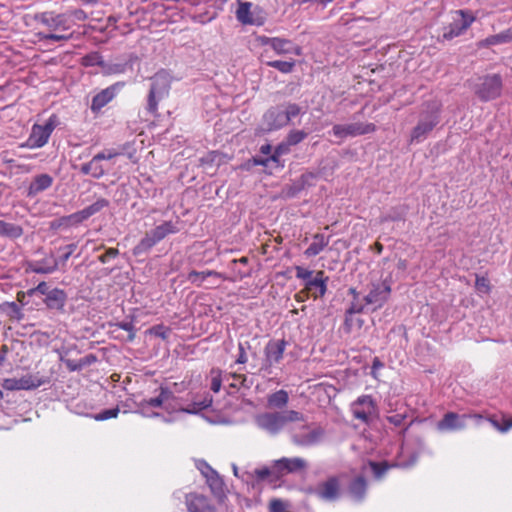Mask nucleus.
Wrapping results in <instances>:
<instances>
[{"label": "nucleus", "instance_id": "nucleus-1", "mask_svg": "<svg viewBox=\"0 0 512 512\" xmlns=\"http://www.w3.org/2000/svg\"><path fill=\"white\" fill-rule=\"evenodd\" d=\"M179 231L180 229L177 226V223H173L172 221H163L161 224L145 233L144 237H142L133 248V255L140 256L146 254L167 236L176 234Z\"/></svg>", "mask_w": 512, "mask_h": 512}, {"label": "nucleus", "instance_id": "nucleus-2", "mask_svg": "<svg viewBox=\"0 0 512 512\" xmlns=\"http://www.w3.org/2000/svg\"><path fill=\"white\" fill-rule=\"evenodd\" d=\"M503 79L500 74H487L477 78L472 90L482 102H489L499 98L502 94Z\"/></svg>", "mask_w": 512, "mask_h": 512}, {"label": "nucleus", "instance_id": "nucleus-3", "mask_svg": "<svg viewBox=\"0 0 512 512\" xmlns=\"http://www.w3.org/2000/svg\"><path fill=\"white\" fill-rule=\"evenodd\" d=\"M306 493L314 495L324 502H337L341 499L344 493L341 485V477L338 475H330L324 481L319 482L316 486L307 487Z\"/></svg>", "mask_w": 512, "mask_h": 512}, {"label": "nucleus", "instance_id": "nucleus-4", "mask_svg": "<svg viewBox=\"0 0 512 512\" xmlns=\"http://www.w3.org/2000/svg\"><path fill=\"white\" fill-rule=\"evenodd\" d=\"M149 92L147 95L146 111L156 116L158 111V103L164 99L170 90V80L166 73L158 72L151 77Z\"/></svg>", "mask_w": 512, "mask_h": 512}, {"label": "nucleus", "instance_id": "nucleus-5", "mask_svg": "<svg viewBox=\"0 0 512 512\" xmlns=\"http://www.w3.org/2000/svg\"><path fill=\"white\" fill-rule=\"evenodd\" d=\"M57 124L58 118L55 114L51 115L44 125L34 124L29 138L23 146L28 148L43 147L47 144Z\"/></svg>", "mask_w": 512, "mask_h": 512}, {"label": "nucleus", "instance_id": "nucleus-6", "mask_svg": "<svg viewBox=\"0 0 512 512\" xmlns=\"http://www.w3.org/2000/svg\"><path fill=\"white\" fill-rule=\"evenodd\" d=\"M288 124L284 105H276L270 107L262 116L261 125L256 128L257 135L279 130Z\"/></svg>", "mask_w": 512, "mask_h": 512}, {"label": "nucleus", "instance_id": "nucleus-7", "mask_svg": "<svg viewBox=\"0 0 512 512\" xmlns=\"http://www.w3.org/2000/svg\"><path fill=\"white\" fill-rule=\"evenodd\" d=\"M251 8V2H239L236 10L237 20L244 25L262 26L266 21V13L259 6H255L253 11Z\"/></svg>", "mask_w": 512, "mask_h": 512}, {"label": "nucleus", "instance_id": "nucleus-8", "mask_svg": "<svg viewBox=\"0 0 512 512\" xmlns=\"http://www.w3.org/2000/svg\"><path fill=\"white\" fill-rule=\"evenodd\" d=\"M49 383L48 377H38L32 374H26L21 378H7L3 380L2 387L5 390H34Z\"/></svg>", "mask_w": 512, "mask_h": 512}, {"label": "nucleus", "instance_id": "nucleus-9", "mask_svg": "<svg viewBox=\"0 0 512 512\" xmlns=\"http://www.w3.org/2000/svg\"><path fill=\"white\" fill-rule=\"evenodd\" d=\"M376 131L374 123L354 122L349 124H335L332 133L335 137L345 139L370 134Z\"/></svg>", "mask_w": 512, "mask_h": 512}, {"label": "nucleus", "instance_id": "nucleus-10", "mask_svg": "<svg viewBox=\"0 0 512 512\" xmlns=\"http://www.w3.org/2000/svg\"><path fill=\"white\" fill-rule=\"evenodd\" d=\"M459 18L454 19L447 27L443 28L441 35L443 40H452L466 31L475 20V17L468 11L458 10Z\"/></svg>", "mask_w": 512, "mask_h": 512}, {"label": "nucleus", "instance_id": "nucleus-11", "mask_svg": "<svg viewBox=\"0 0 512 512\" xmlns=\"http://www.w3.org/2000/svg\"><path fill=\"white\" fill-rule=\"evenodd\" d=\"M140 62V58L135 53H129L123 59H116L115 62L105 61L101 73L104 76H111L117 74H125L128 71H134V65Z\"/></svg>", "mask_w": 512, "mask_h": 512}, {"label": "nucleus", "instance_id": "nucleus-12", "mask_svg": "<svg viewBox=\"0 0 512 512\" xmlns=\"http://www.w3.org/2000/svg\"><path fill=\"white\" fill-rule=\"evenodd\" d=\"M442 103L437 99L424 101L418 111V121L437 126L441 121Z\"/></svg>", "mask_w": 512, "mask_h": 512}, {"label": "nucleus", "instance_id": "nucleus-13", "mask_svg": "<svg viewBox=\"0 0 512 512\" xmlns=\"http://www.w3.org/2000/svg\"><path fill=\"white\" fill-rule=\"evenodd\" d=\"M391 286L386 280L373 283L369 293L364 297L365 305H375L373 311L381 308L389 299Z\"/></svg>", "mask_w": 512, "mask_h": 512}, {"label": "nucleus", "instance_id": "nucleus-14", "mask_svg": "<svg viewBox=\"0 0 512 512\" xmlns=\"http://www.w3.org/2000/svg\"><path fill=\"white\" fill-rule=\"evenodd\" d=\"M125 86L124 81L116 82L107 88L98 92L91 101L90 109L94 114H98L101 109L110 103L117 95V93Z\"/></svg>", "mask_w": 512, "mask_h": 512}, {"label": "nucleus", "instance_id": "nucleus-15", "mask_svg": "<svg viewBox=\"0 0 512 512\" xmlns=\"http://www.w3.org/2000/svg\"><path fill=\"white\" fill-rule=\"evenodd\" d=\"M318 177L315 172L307 171L291 184H286L282 189L285 199L295 198L302 190L314 186V180Z\"/></svg>", "mask_w": 512, "mask_h": 512}, {"label": "nucleus", "instance_id": "nucleus-16", "mask_svg": "<svg viewBox=\"0 0 512 512\" xmlns=\"http://www.w3.org/2000/svg\"><path fill=\"white\" fill-rule=\"evenodd\" d=\"M67 298V293L64 290L53 288L46 297L40 298V301H35L33 304L39 306L43 303L47 309L63 313Z\"/></svg>", "mask_w": 512, "mask_h": 512}, {"label": "nucleus", "instance_id": "nucleus-17", "mask_svg": "<svg viewBox=\"0 0 512 512\" xmlns=\"http://www.w3.org/2000/svg\"><path fill=\"white\" fill-rule=\"evenodd\" d=\"M277 466V472L279 473L280 479L286 474L298 473L307 469L308 463L306 460L300 457L287 458L275 460Z\"/></svg>", "mask_w": 512, "mask_h": 512}, {"label": "nucleus", "instance_id": "nucleus-18", "mask_svg": "<svg viewBox=\"0 0 512 512\" xmlns=\"http://www.w3.org/2000/svg\"><path fill=\"white\" fill-rule=\"evenodd\" d=\"M24 266L27 273L51 274L58 270L59 262L53 255H50L40 261H26Z\"/></svg>", "mask_w": 512, "mask_h": 512}, {"label": "nucleus", "instance_id": "nucleus-19", "mask_svg": "<svg viewBox=\"0 0 512 512\" xmlns=\"http://www.w3.org/2000/svg\"><path fill=\"white\" fill-rule=\"evenodd\" d=\"M257 424L260 428L274 435L284 427L285 420L281 412L265 413L257 418Z\"/></svg>", "mask_w": 512, "mask_h": 512}, {"label": "nucleus", "instance_id": "nucleus-20", "mask_svg": "<svg viewBox=\"0 0 512 512\" xmlns=\"http://www.w3.org/2000/svg\"><path fill=\"white\" fill-rule=\"evenodd\" d=\"M185 504L189 512H217L215 506L202 494H186Z\"/></svg>", "mask_w": 512, "mask_h": 512}, {"label": "nucleus", "instance_id": "nucleus-21", "mask_svg": "<svg viewBox=\"0 0 512 512\" xmlns=\"http://www.w3.org/2000/svg\"><path fill=\"white\" fill-rule=\"evenodd\" d=\"M287 345L285 339L270 340L264 349L265 361L268 366H272L280 362Z\"/></svg>", "mask_w": 512, "mask_h": 512}, {"label": "nucleus", "instance_id": "nucleus-22", "mask_svg": "<svg viewBox=\"0 0 512 512\" xmlns=\"http://www.w3.org/2000/svg\"><path fill=\"white\" fill-rule=\"evenodd\" d=\"M466 415H459L455 412L446 413L438 422L437 428L441 431H456L466 426Z\"/></svg>", "mask_w": 512, "mask_h": 512}, {"label": "nucleus", "instance_id": "nucleus-23", "mask_svg": "<svg viewBox=\"0 0 512 512\" xmlns=\"http://www.w3.org/2000/svg\"><path fill=\"white\" fill-rule=\"evenodd\" d=\"M257 42L262 45H269L279 55L290 54L292 51V42L288 39L279 37H267L265 35L257 36Z\"/></svg>", "mask_w": 512, "mask_h": 512}, {"label": "nucleus", "instance_id": "nucleus-24", "mask_svg": "<svg viewBox=\"0 0 512 512\" xmlns=\"http://www.w3.org/2000/svg\"><path fill=\"white\" fill-rule=\"evenodd\" d=\"M328 280V277H324V271H317L315 277L312 280L304 283L305 290L307 292H312L315 290L313 293L314 298H321L326 294Z\"/></svg>", "mask_w": 512, "mask_h": 512}, {"label": "nucleus", "instance_id": "nucleus-25", "mask_svg": "<svg viewBox=\"0 0 512 512\" xmlns=\"http://www.w3.org/2000/svg\"><path fill=\"white\" fill-rule=\"evenodd\" d=\"M53 184V178L49 174L43 173L36 175L28 187L27 196L35 197L39 193L47 190Z\"/></svg>", "mask_w": 512, "mask_h": 512}, {"label": "nucleus", "instance_id": "nucleus-26", "mask_svg": "<svg viewBox=\"0 0 512 512\" xmlns=\"http://www.w3.org/2000/svg\"><path fill=\"white\" fill-rule=\"evenodd\" d=\"M323 434L322 428H316L308 433H296L292 436V442L297 446H312L320 441Z\"/></svg>", "mask_w": 512, "mask_h": 512}, {"label": "nucleus", "instance_id": "nucleus-27", "mask_svg": "<svg viewBox=\"0 0 512 512\" xmlns=\"http://www.w3.org/2000/svg\"><path fill=\"white\" fill-rule=\"evenodd\" d=\"M348 492L356 502L363 501L367 493V480L365 477L359 475L352 479L348 485Z\"/></svg>", "mask_w": 512, "mask_h": 512}, {"label": "nucleus", "instance_id": "nucleus-28", "mask_svg": "<svg viewBox=\"0 0 512 512\" xmlns=\"http://www.w3.org/2000/svg\"><path fill=\"white\" fill-rule=\"evenodd\" d=\"M83 221L80 217L79 212L72 213L67 216H62L60 218L54 219L49 223V229L51 231H57L61 228H69L71 226H77L81 224Z\"/></svg>", "mask_w": 512, "mask_h": 512}, {"label": "nucleus", "instance_id": "nucleus-29", "mask_svg": "<svg viewBox=\"0 0 512 512\" xmlns=\"http://www.w3.org/2000/svg\"><path fill=\"white\" fill-rule=\"evenodd\" d=\"M34 19L46 25L51 30H56L63 26L65 23V17L63 14L54 15L53 12H43L36 14Z\"/></svg>", "mask_w": 512, "mask_h": 512}, {"label": "nucleus", "instance_id": "nucleus-30", "mask_svg": "<svg viewBox=\"0 0 512 512\" xmlns=\"http://www.w3.org/2000/svg\"><path fill=\"white\" fill-rule=\"evenodd\" d=\"M206 483L208 484L212 494L219 500L223 501L226 498L225 483L217 471L207 476Z\"/></svg>", "mask_w": 512, "mask_h": 512}, {"label": "nucleus", "instance_id": "nucleus-31", "mask_svg": "<svg viewBox=\"0 0 512 512\" xmlns=\"http://www.w3.org/2000/svg\"><path fill=\"white\" fill-rule=\"evenodd\" d=\"M436 126L417 120L416 126L411 130L410 143H421L426 140Z\"/></svg>", "mask_w": 512, "mask_h": 512}, {"label": "nucleus", "instance_id": "nucleus-32", "mask_svg": "<svg viewBox=\"0 0 512 512\" xmlns=\"http://www.w3.org/2000/svg\"><path fill=\"white\" fill-rule=\"evenodd\" d=\"M276 470L277 466L275 460L273 461L271 467L264 466L262 468L255 469L254 475L256 477V482L261 483L268 480L270 483H274L280 480L279 473Z\"/></svg>", "mask_w": 512, "mask_h": 512}, {"label": "nucleus", "instance_id": "nucleus-33", "mask_svg": "<svg viewBox=\"0 0 512 512\" xmlns=\"http://www.w3.org/2000/svg\"><path fill=\"white\" fill-rule=\"evenodd\" d=\"M511 41H512V26L498 34L491 35V36L481 40L479 42L478 46L485 48V47H489L492 45L509 43Z\"/></svg>", "mask_w": 512, "mask_h": 512}, {"label": "nucleus", "instance_id": "nucleus-34", "mask_svg": "<svg viewBox=\"0 0 512 512\" xmlns=\"http://www.w3.org/2000/svg\"><path fill=\"white\" fill-rule=\"evenodd\" d=\"M110 206L109 200L105 198H98L94 203L85 207L84 209L78 211L82 221H86L91 216L101 212L104 208H108Z\"/></svg>", "mask_w": 512, "mask_h": 512}, {"label": "nucleus", "instance_id": "nucleus-35", "mask_svg": "<svg viewBox=\"0 0 512 512\" xmlns=\"http://www.w3.org/2000/svg\"><path fill=\"white\" fill-rule=\"evenodd\" d=\"M329 243V237H325L321 233L313 235V242L304 251L306 257H314L318 255Z\"/></svg>", "mask_w": 512, "mask_h": 512}, {"label": "nucleus", "instance_id": "nucleus-36", "mask_svg": "<svg viewBox=\"0 0 512 512\" xmlns=\"http://www.w3.org/2000/svg\"><path fill=\"white\" fill-rule=\"evenodd\" d=\"M208 277L223 278V275L220 272L214 270H207L201 272L192 270L189 272L187 280L199 287L202 285L203 281Z\"/></svg>", "mask_w": 512, "mask_h": 512}, {"label": "nucleus", "instance_id": "nucleus-37", "mask_svg": "<svg viewBox=\"0 0 512 512\" xmlns=\"http://www.w3.org/2000/svg\"><path fill=\"white\" fill-rule=\"evenodd\" d=\"M364 311V304L358 300H352L349 307L345 311L344 326L345 329L350 332L353 327V315L356 313H362Z\"/></svg>", "mask_w": 512, "mask_h": 512}, {"label": "nucleus", "instance_id": "nucleus-38", "mask_svg": "<svg viewBox=\"0 0 512 512\" xmlns=\"http://www.w3.org/2000/svg\"><path fill=\"white\" fill-rule=\"evenodd\" d=\"M0 235L17 239L23 235V228L20 225L0 220Z\"/></svg>", "mask_w": 512, "mask_h": 512}, {"label": "nucleus", "instance_id": "nucleus-39", "mask_svg": "<svg viewBox=\"0 0 512 512\" xmlns=\"http://www.w3.org/2000/svg\"><path fill=\"white\" fill-rule=\"evenodd\" d=\"M80 172L83 174V175H88L90 174L93 178L95 179H99L101 178L102 176H104L105 174V170L103 168L102 165H100L98 163V161H95L94 160V157L92 158L91 161H89L88 163H84L81 167H80Z\"/></svg>", "mask_w": 512, "mask_h": 512}, {"label": "nucleus", "instance_id": "nucleus-40", "mask_svg": "<svg viewBox=\"0 0 512 512\" xmlns=\"http://www.w3.org/2000/svg\"><path fill=\"white\" fill-rule=\"evenodd\" d=\"M212 403H213V398L209 393H207L204 396L203 400L193 401L191 406L181 409V412L186 413V414H198L200 411L206 410L209 407H211Z\"/></svg>", "mask_w": 512, "mask_h": 512}, {"label": "nucleus", "instance_id": "nucleus-41", "mask_svg": "<svg viewBox=\"0 0 512 512\" xmlns=\"http://www.w3.org/2000/svg\"><path fill=\"white\" fill-rule=\"evenodd\" d=\"M289 152L290 148H288L287 145L284 142H282L273 149V152L269 156V159L271 160V162L275 164L277 168H284L285 161L281 159V157L285 154H288Z\"/></svg>", "mask_w": 512, "mask_h": 512}, {"label": "nucleus", "instance_id": "nucleus-42", "mask_svg": "<svg viewBox=\"0 0 512 512\" xmlns=\"http://www.w3.org/2000/svg\"><path fill=\"white\" fill-rule=\"evenodd\" d=\"M289 400V396L287 391L278 390L268 397V405L274 408H282L284 407Z\"/></svg>", "mask_w": 512, "mask_h": 512}, {"label": "nucleus", "instance_id": "nucleus-43", "mask_svg": "<svg viewBox=\"0 0 512 512\" xmlns=\"http://www.w3.org/2000/svg\"><path fill=\"white\" fill-rule=\"evenodd\" d=\"M105 60L103 59V56L98 51H93L88 54H86L81 59V65L84 67H93V66H99L101 70L103 69Z\"/></svg>", "mask_w": 512, "mask_h": 512}, {"label": "nucleus", "instance_id": "nucleus-44", "mask_svg": "<svg viewBox=\"0 0 512 512\" xmlns=\"http://www.w3.org/2000/svg\"><path fill=\"white\" fill-rule=\"evenodd\" d=\"M368 464H369V467L371 468V470L373 472V475H374L375 479H377V480L382 479L383 476L387 473V471L391 467L396 466V464L391 465L387 461L377 462V461L370 460L368 462Z\"/></svg>", "mask_w": 512, "mask_h": 512}, {"label": "nucleus", "instance_id": "nucleus-45", "mask_svg": "<svg viewBox=\"0 0 512 512\" xmlns=\"http://www.w3.org/2000/svg\"><path fill=\"white\" fill-rule=\"evenodd\" d=\"M135 404L139 409H142V410H144L148 406L152 407V408H162L163 409L165 401H164L163 397L161 396V393L159 392L158 396L152 397L149 399H142L139 402H135Z\"/></svg>", "mask_w": 512, "mask_h": 512}, {"label": "nucleus", "instance_id": "nucleus-46", "mask_svg": "<svg viewBox=\"0 0 512 512\" xmlns=\"http://www.w3.org/2000/svg\"><path fill=\"white\" fill-rule=\"evenodd\" d=\"M308 136V133L304 130H291L287 136L286 141L284 142L288 148L290 146H295L299 143H301L304 139H306Z\"/></svg>", "mask_w": 512, "mask_h": 512}, {"label": "nucleus", "instance_id": "nucleus-47", "mask_svg": "<svg viewBox=\"0 0 512 512\" xmlns=\"http://www.w3.org/2000/svg\"><path fill=\"white\" fill-rule=\"evenodd\" d=\"M266 65L272 68L277 69L278 71L282 73H291L295 67V61H281V60H274V61H268L266 62Z\"/></svg>", "mask_w": 512, "mask_h": 512}, {"label": "nucleus", "instance_id": "nucleus-48", "mask_svg": "<svg viewBox=\"0 0 512 512\" xmlns=\"http://www.w3.org/2000/svg\"><path fill=\"white\" fill-rule=\"evenodd\" d=\"M50 286L47 282L42 281L36 287L27 290V295L40 298L46 297L51 292Z\"/></svg>", "mask_w": 512, "mask_h": 512}, {"label": "nucleus", "instance_id": "nucleus-49", "mask_svg": "<svg viewBox=\"0 0 512 512\" xmlns=\"http://www.w3.org/2000/svg\"><path fill=\"white\" fill-rule=\"evenodd\" d=\"M222 159V154L218 151H211L207 153L205 156L200 158V163L203 166H212L213 164H216L217 166L220 165Z\"/></svg>", "mask_w": 512, "mask_h": 512}, {"label": "nucleus", "instance_id": "nucleus-50", "mask_svg": "<svg viewBox=\"0 0 512 512\" xmlns=\"http://www.w3.org/2000/svg\"><path fill=\"white\" fill-rule=\"evenodd\" d=\"M147 332L163 340H167L171 333V328L164 326L163 324H158L149 328Z\"/></svg>", "mask_w": 512, "mask_h": 512}, {"label": "nucleus", "instance_id": "nucleus-51", "mask_svg": "<svg viewBox=\"0 0 512 512\" xmlns=\"http://www.w3.org/2000/svg\"><path fill=\"white\" fill-rule=\"evenodd\" d=\"M212 375L211 379V390L215 393L219 392L222 385V370L219 368H212L210 371Z\"/></svg>", "mask_w": 512, "mask_h": 512}, {"label": "nucleus", "instance_id": "nucleus-52", "mask_svg": "<svg viewBox=\"0 0 512 512\" xmlns=\"http://www.w3.org/2000/svg\"><path fill=\"white\" fill-rule=\"evenodd\" d=\"M283 105L284 113L288 123L292 118L297 117L302 112V108L296 103L288 102L284 103Z\"/></svg>", "mask_w": 512, "mask_h": 512}, {"label": "nucleus", "instance_id": "nucleus-53", "mask_svg": "<svg viewBox=\"0 0 512 512\" xmlns=\"http://www.w3.org/2000/svg\"><path fill=\"white\" fill-rule=\"evenodd\" d=\"M119 329L125 330L128 332L127 341L132 342L135 339V327L133 324V320L131 321H121L114 324Z\"/></svg>", "mask_w": 512, "mask_h": 512}, {"label": "nucleus", "instance_id": "nucleus-54", "mask_svg": "<svg viewBox=\"0 0 512 512\" xmlns=\"http://www.w3.org/2000/svg\"><path fill=\"white\" fill-rule=\"evenodd\" d=\"M120 410L118 407L104 409L101 412L95 414L93 417L96 421H105L111 418H116L119 414Z\"/></svg>", "mask_w": 512, "mask_h": 512}, {"label": "nucleus", "instance_id": "nucleus-55", "mask_svg": "<svg viewBox=\"0 0 512 512\" xmlns=\"http://www.w3.org/2000/svg\"><path fill=\"white\" fill-rule=\"evenodd\" d=\"M283 419L285 420V424L287 422H295V421H303L304 415L298 411L295 410H289L281 412Z\"/></svg>", "mask_w": 512, "mask_h": 512}, {"label": "nucleus", "instance_id": "nucleus-56", "mask_svg": "<svg viewBox=\"0 0 512 512\" xmlns=\"http://www.w3.org/2000/svg\"><path fill=\"white\" fill-rule=\"evenodd\" d=\"M475 287L478 291L488 293L490 291L489 280L484 276H476Z\"/></svg>", "mask_w": 512, "mask_h": 512}, {"label": "nucleus", "instance_id": "nucleus-57", "mask_svg": "<svg viewBox=\"0 0 512 512\" xmlns=\"http://www.w3.org/2000/svg\"><path fill=\"white\" fill-rule=\"evenodd\" d=\"M295 270H296V277L298 279L304 280V283H306L309 280H312L314 278V277H312L313 273H314L312 270L305 269L301 266H296Z\"/></svg>", "mask_w": 512, "mask_h": 512}, {"label": "nucleus", "instance_id": "nucleus-58", "mask_svg": "<svg viewBox=\"0 0 512 512\" xmlns=\"http://www.w3.org/2000/svg\"><path fill=\"white\" fill-rule=\"evenodd\" d=\"M163 397L165 403L170 401H177L178 398L175 396L174 392L166 385H161L158 389Z\"/></svg>", "mask_w": 512, "mask_h": 512}, {"label": "nucleus", "instance_id": "nucleus-59", "mask_svg": "<svg viewBox=\"0 0 512 512\" xmlns=\"http://www.w3.org/2000/svg\"><path fill=\"white\" fill-rule=\"evenodd\" d=\"M77 245L75 243H71V244H68L64 247H62L61 249L63 250H66V252L60 256L58 260L59 264L61 263L62 265H64L68 259L71 257L72 253L74 252V250L76 249Z\"/></svg>", "mask_w": 512, "mask_h": 512}, {"label": "nucleus", "instance_id": "nucleus-60", "mask_svg": "<svg viewBox=\"0 0 512 512\" xmlns=\"http://www.w3.org/2000/svg\"><path fill=\"white\" fill-rule=\"evenodd\" d=\"M196 466L200 470L201 474L205 477V479H207V476H210L213 472L216 471L205 460H198Z\"/></svg>", "mask_w": 512, "mask_h": 512}, {"label": "nucleus", "instance_id": "nucleus-61", "mask_svg": "<svg viewBox=\"0 0 512 512\" xmlns=\"http://www.w3.org/2000/svg\"><path fill=\"white\" fill-rule=\"evenodd\" d=\"M354 406H363L365 409H374V402L371 396L363 395L356 400Z\"/></svg>", "mask_w": 512, "mask_h": 512}, {"label": "nucleus", "instance_id": "nucleus-62", "mask_svg": "<svg viewBox=\"0 0 512 512\" xmlns=\"http://www.w3.org/2000/svg\"><path fill=\"white\" fill-rule=\"evenodd\" d=\"M60 361L63 362L67 369L71 372H75V371H81V364L78 361H75V360H71V359H68V358H65L64 356H60Z\"/></svg>", "mask_w": 512, "mask_h": 512}, {"label": "nucleus", "instance_id": "nucleus-63", "mask_svg": "<svg viewBox=\"0 0 512 512\" xmlns=\"http://www.w3.org/2000/svg\"><path fill=\"white\" fill-rule=\"evenodd\" d=\"M119 255V250L117 248H108L105 253L98 257V260L101 263H107L110 259L115 258Z\"/></svg>", "mask_w": 512, "mask_h": 512}, {"label": "nucleus", "instance_id": "nucleus-64", "mask_svg": "<svg viewBox=\"0 0 512 512\" xmlns=\"http://www.w3.org/2000/svg\"><path fill=\"white\" fill-rule=\"evenodd\" d=\"M373 411V409H359L357 407L354 408L353 410V414H354V417L357 418V419H360L362 420L363 422H368V418H369V414H371V412Z\"/></svg>", "mask_w": 512, "mask_h": 512}]
</instances>
